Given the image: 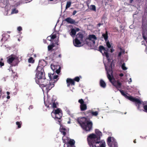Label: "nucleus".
I'll list each match as a JSON object with an SVG mask.
<instances>
[{
  "label": "nucleus",
  "mask_w": 147,
  "mask_h": 147,
  "mask_svg": "<svg viewBox=\"0 0 147 147\" xmlns=\"http://www.w3.org/2000/svg\"><path fill=\"white\" fill-rule=\"evenodd\" d=\"M99 51L102 53L104 56L106 57L108 61L107 64L104 62L105 69L107 71V77L112 84L115 86L117 88H120L121 84L119 81H116L113 76L111 75L112 74V67L113 65V61L111 59L110 55L108 53L109 51V49L107 48H105L103 46L100 45L99 47Z\"/></svg>",
  "instance_id": "1"
},
{
  "label": "nucleus",
  "mask_w": 147,
  "mask_h": 147,
  "mask_svg": "<svg viewBox=\"0 0 147 147\" xmlns=\"http://www.w3.org/2000/svg\"><path fill=\"white\" fill-rule=\"evenodd\" d=\"M36 71V83L41 87L43 91H45L47 93L54 86V84L50 82L49 80L46 78L44 69L42 67L38 66Z\"/></svg>",
  "instance_id": "2"
},
{
  "label": "nucleus",
  "mask_w": 147,
  "mask_h": 147,
  "mask_svg": "<svg viewBox=\"0 0 147 147\" xmlns=\"http://www.w3.org/2000/svg\"><path fill=\"white\" fill-rule=\"evenodd\" d=\"M83 129L87 131H90L92 129V122L84 117H79L77 120Z\"/></svg>",
  "instance_id": "3"
},
{
  "label": "nucleus",
  "mask_w": 147,
  "mask_h": 147,
  "mask_svg": "<svg viewBox=\"0 0 147 147\" xmlns=\"http://www.w3.org/2000/svg\"><path fill=\"white\" fill-rule=\"evenodd\" d=\"M95 134H92L88 136L87 140L88 143L93 142L94 141L100 140V138L102 136V133L99 129H95Z\"/></svg>",
  "instance_id": "4"
},
{
  "label": "nucleus",
  "mask_w": 147,
  "mask_h": 147,
  "mask_svg": "<svg viewBox=\"0 0 147 147\" xmlns=\"http://www.w3.org/2000/svg\"><path fill=\"white\" fill-rule=\"evenodd\" d=\"M120 92L121 94L124 96L126 98L129 99L130 100L135 102L136 106L137 107L138 109L140 111L141 110L140 109L139 105L141 104V101L138 98H134L131 96H128L127 93L124 92L122 90H118Z\"/></svg>",
  "instance_id": "5"
},
{
  "label": "nucleus",
  "mask_w": 147,
  "mask_h": 147,
  "mask_svg": "<svg viewBox=\"0 0 147 147\" xmlns=\"http://www.w3.org/2000/svg\"><path fill=\"white\" fill-rule=\"evenodd\" d=\"M88 143L90 147H106V143L104 140H97Z\"/></svg>",
  "instance_id": "6"
},
{
  "label": "nucleus",
  "mask_w": 147,
  "mask_h": 147,
  "mask_svg": "<svg viewBox=\"0 0 147 147\" xmlns=\"http://www.w3.org/2000/svg\"><path fill=\"white\" fill-rule=\"evenodd\" d=\"M107 143L109 147H118L116 140L113 137H109L107 139Z\"/></svg>",
  "instance_id": "7"
},
{
  "label": "nucleus",
  "mask_w": 147,
  "mask_h": 147,
  "mask_svg": "<svg viewBox=\"0 0 147 147\" xmlns=\"http://www.w3.org/2000/svg\"><path fill=\"white\" fill-rule=\"evenodd\" d=\"M97 40V38L94 34L90 35L88 38L86 39V41L88 45L93 46L95 42Z\"/></svg>",
  "instance_id": "8"
},
{
  "label": "nucleus",
  "mask_w": 147,
  "mask_h": 147,
  "mask_svg": "<svg viewBox=\"0 0 147 147\" xmlns=\"http://www.w3.org/2000/svg\"><path fill=\"white\" fill-rule=\"evenodd\" d=\"M51 67L53 71H55L57 74H58L60 72L61 67L59 65H55L54 64H51Z\"/></svg>",
  "instance_id": "9"
},
{
  "label": "nucleus",
  "mask_w": 147,
  "mask_h": 147,
  "mask_svg": "<svg viewBox=\"0 0 147 147\" xmlns=\"http://www.w3.org/2000/svg\"><path fill=\"white\" fill-rule=\"evenodd\" d=\"M102 36L104 38L106 42L107 47L110 48H111V45L110 44L109 40H107L108 38V34L107 31H106V33H103L102 34Z\"/></svg>",
  "instance_id": "10"
},
{
  "label": "nucleus",
  "mask_w": 147,
  "mask_h": 147,
  "mask_svg": "<svg viewBox=\"0 0 147 147\" xmlns=\"http://www.w3.org/2000/svg\"><path fill=\"white\" fill-rule=\"evenodd\" d=\"M75 141L74 140L70 139L66 144H65L64 147H76L74 146Z\"/></svg>",
  "instance_id": "11"
},
{
  "label": "nucleus",
  "mask_w": 147,
  "mask_h": 147,
  "mask_svg": "<svg viewBox=\"0 0 147 147\" xmlns=\"http://www.w3.org/2000/svg\"><path fill=\"white\" fill-rule=\"evenodd\" d=\"M17 57L15 55L12 54L9 56L7 60V62L9 64H11L14 60L17 58Z\"/></svg>",
  "instance_id": "12"
},
{
  "label": "nucleus",
  "mask_w": 147,
  "mask_h": 147,
  "mask_svg": "<svg viewBox=\"0 0 147 147\" xmlns=\"http://www.w3.org/2000/svg\"><path fill=\"white\" fill-rule=\"evenodd\" d=\"M57 115H54V116H52V117L53 118L56 120L58 121L57 123L59 124L60 125V121L59 120L60 119L61 117L62 116V113H59L57 114Z\"/></svg>",
  "instance_id": "13"
},
{
  "label": "nucleus",
  "mask_w": 147,
  "mask_h": 147,
  "mask_svg": "<svg viewBox=\"0 0 147 147\" xmlns=\"http://www.w3.org/2000/svg\"><path fill=\"white\" fill-rule=\"evenodd\" d=\"M65 21L68 23L71 24H78V22H76L74 20L70 17H68L65 19Z\"/></svg>",
  "instance_id": "14"
},
{
  "label": "nucleus",
  "mask_w": 147,
  "mask_h": 147,
  "mask_svg": "<svg viewBox=\"0 0 147 147\" xmlns=\"http://www.w3.org/2000/svg\"><path fill=\"white\" fill-rule=\"evenodd\" d=\"M73 43L75 47H79L81 46V43L78 38H76L74 40H73Z\"/></svg>",
  "instance_id": "15"
},
{
  "label": "nucleus",
  "mask_w": 147,
  "mask_h": 147,
  "mask_svg": "<svg viewBox=\"0 0 147 147\" xmlns=\"http://www.w3.org/2000/svg\"><path fill=\"white\" fill-rule=\"evenodd\" d=\"M7 1L8 0H6V1L7 2V3L5 7V14L6 15H8V12L10 9V7L9 5L8 4Z\"/></svg>",
  "instance_id": "16"
},
{
  "label": "nucleus",
  "mask_w": 147,
  "mask_h": 147,
  "mask_svg": "<svg viewBox=\"0 0 147 147\" xmlns=\"http://www.w3.org/2000/svg\"><path fill=\"white\" fill-rule=\"evenodd\" d=\"M59 113H62L61 110L60 109H58L55 110L54 111H53L51 113L52 116H54V115H57Z\"/></svg>",
  "instance_id": "17"
},
{
  "label": "nucleus",
  "mask_w": 147,
  "mask_h": 147,
  "mask_svg": "<svg viewBox=\"0 0 147 147\" xmlns=\"http://www.w3.org/2000/svg\"><path fill=\"white\" fill-rule=\"evenodd\" d=\"M48 76L51 80L52 79H56L58 77V75H55L54 73L53 74H52L51 73H49Z\"/></svg>",
  "instance_id": "18"
},
{
  "label": "nucleus",
  "mask_w": 147,
  "mask_h": 147,
  "mask_svg": "<svg viewBox=\"0 0 147 147\" xmlns=\"http://www.w3.org/2000/svg\"><path fill=\"white\" fill-rule=\"evenodd\" d=\"M66 82L67 83H69L71 85H75L74 80L71 78H67L66 80Z\"/></svg>",
  "instance_id": "19"
},
{
  "label": "nucleus",
  "mask_w": 147,
  "mask_h": 147,
  "mask_svg": "<svg viewBox=\"0 0 147 147\" xmlns=\"http://www.w3.org/2000/svg\"><path fill=\"white\" fill-rule=\"evenodd\" d=\"M76 38L80 41H82L83 38V35L81 33H79L76 35Z\"/></svg>",
  "instance_id": "20"
},
{
  "label": "nucleus",
  "mask_w": 147,
  "mask_h": 147,
  "mask_svg": "<svg viewBox=\"0 0 147 147\" xmlns=\"http://www.w3.org/2000/svg\"><path fill=\"white\" fill-rule=\"evenodd\" d=\"M76 33V30L74 28L71 29V31L70 33V34L72 37H74Z\"/></svg>",
  "instance_id": "21"
},
{
  "label": "nucleus",
  "mask_w": 147,
  "mask_h": 147,
  "mask_svg": "<svg viewBox=\"0 0 147 147\" xmlns=\"http://www.w3.org/2000/svg\"><path fill=\"white\" fill-rule=\"evenodd\" d=\"M100 86L103 88H105L106 87V84L105 82L102 80H100Z\"/></svg>",
  "instance_id": "22"
},
{
  "label": "nucleus",
  "mask_w": 147,
  "mask_h": 147,
  "mask_svg": "<svg viewBox=\"0 0 147 147\" xmlns=\"http://www.w3.org/2000/svg\"><path fill=\"white\" fill-rule=\"evenodd\" d=\"M60 131L64 136L66 134V132L65 131L66 130V128L63 126L61 125L60 128Z\"/></svg>",
  "instance_id": "23"
},
{
  "label": "nucleus",
  "mask_w": 147,
  "mask_h": 147,
  "mask_svg": "<svg viewBox=\"0 0 147 147\" xmlns=\"http://www.w3.org/2000/svg\"><path fill=\"white\" fill-rule=\"evenodd\" d=\"M80 108L81 111H84L87 109V106L86 104L84 103L82 105H80Z\"/></svg>",
  "instance_id": "24"
},
{
  "label": "nucleus",
  "mask_w": 147,
  "mask_h": 147,
  "mask_svg": "<svg viewBox=\"0 0 147 147\" xmlns=\"http://www.w3.org/2000/svg\"><path fill=\"white\" fill-rule=\"evenodd\" d=\"M90 113L92 116H96L98 113V112L97 111H90Z\"/></svg>",
  "instance_id": "25"
},
{
  "label": "nucleus",
  "mask_w": 147,
  "mask_h": 147,
  "mask_svg": "<svg viewBox=\"0 0 147 147\" xmlns=\"http://www.w3.org/2000/svg\"><path fill=\"white\" fill-rule=\"evenodd\" d=\"M90 9L94 11H96V7L94 5H91L90 7Z\"/></svg>",
  "instance_id": "26"
},
{
  "label": "nucleus",
  "mask_w": 147,
  "mask_h": 147,
  "mask_svg": "<svg viewBox=\"0 0 147 147\" xmlns=\"http://www.w3.org/2000/svg\"><path fill=\"white\" fill-rule=\"evenodd\" d=\"M71 4V2L70 1H67V2L66 5L65 7V9H67L69 7Z\"/></svg>",
  "instance_id": "27"
},
{
  "label": "nucleus",
  "mask_w": 147,
  "mask_h": 147,
  "mask_svg": "<svg viewBox=\"0 0 147 147\" xmlns=\"http://www.w3.org/2000/svg\"><path fill=\"white\" fill-rule=\"evenodd\" d=\"M18 12V11L15 8H14L12 10L11 12V14L16 13Z\"/></svg>",
  "instance_id": "28"
},
{
  "label": "nucleus",
  "mask_w": 147,
  "mask_h": 147,
  "mask_svg": "<svg viewBox=\"0 0 147 147\" xmlns=\"http://www.w3.org/2000/svg\"><path fill=\"white\" fill-rule=\"evenodd\" d=\"M121 68L124 70H125L127 69V68L125 66V63H124L122 64L121 65Z\"/></svg>",
  "instance_id": "29"
},
{
  "label": "nucleus",
  "mask_w": 147,
  "mask_h": 147,
  "mask_svg": "<svg viewBox=\"0 0 147 147\" xmlns=\"http://www.w3.org/2000/svg\"><path fill=\"white\" fill-rule=\"evenodd\" d=\"M54 46L53 45H49L48 46V49L49 51L51 50L54 47Z\"/></svg>",
  "instance_id": "30"
},
{
  "label": "nucleus",
  "mask_w": 147,
  "mask_h": 147,
  "mask_svg": "<svg viewBox=\"0 0 147 147\" xmlns=\"http://www.w3.org/2000/svg\"><path fill=\"white\" fill-rule=\"evenodd\" d=\"M16 124L18 125V128H19L21 127V122L17 121L16 123Z\"/></svg>",
  "instance_id": "31"
},
{
  "label": "nucleus",
  "mask_w": 147,
  "mask_h": 147,
  "mask_svg": "<svg viewBox=\"0 0 147 147\" xmlns=\"http://www.w3.org/2000/svg\"><path fill=\"white\" fill-rule=\"evenodd\" d=\"M78 102L80 104V105H82L84 104V102L82 99H81L78 100Z\"/></svg>",
  "instance_id": "32"
},
{
  "label": "nucleus",
  "mask_w": 147,
  "mask_h": 147,
  "mask_svg": "<svg viewBox=\"0 0 147 147\" xmlns=\"http://www.w3.org/2000/svg\"><path fill=\"white\" fill-rule=\"evenodd\" d=\"M74 81H75L77 82H79L80 81V79L79 77L77 76L74 78Z\"/></svg>",
  "instance_id": "33"
},
{
  "label": "nucleus",
  "mask_w": 147,
  "mask_h": 147,
  "mask_svg": "<svg viewBox=\"0 0 147 147\" xmlns=\"http://www.w3.org/2000/svg\"><path fill=\"white\" fill-rule=\"evenodd\" d=\"M56 55V53H54V54H52V55H51L50 56V58H51V61H52L53 59V58L54 57L55 55Z\"/></svg>",
  "instance_id": "34"
},
{
  "label": "nucleus",
  "mask_w": 147,
  "mask_h": 147,
  "mask_svg": "<svg viewBox=\"0 0 147 147\" xmlns=\"http://www.w3.org/2000/svg\"><path fill=\"white\" fill-rule=\"evenodd\" d=\"M143 108L144 109V111L147 113V105H145L144 106Z\"/></svg>",
  "instance_id": "35"
},
{
  "label": "nucleus",
  "mask_w": 147,
  "mask_h": 147,
  "mask_svg": "<svg viewBox=\"0 0 147 147\" xmlns=\"http://www.w3.org/2000/svg\"><path fill=\"white\" fill-rule=\"evenodd\" d=\"M33 58L32 57H30L28 60V62L29 63H33L32 61H33Z\"/></svg>",
  "instance_id": "36"
},
{
  "label": "nucleus",
  "mask_w": 147,
  "mask_h": 147,
  "mask_svg": "<svg viewBox=\"0 0 147 147\" xmlns=\"http://www.w3.org/2000/svg\"><path fill=\"white\" fill-rule=\"evenodd\" d=\"M22 28L20 26L17 28V30L18 31H20L22 30Z\"/></svg>",
  "instance_id": "37"
},
{
  "label": "nucleus",
  "mask_w": 147,
  "mask_h": 147,
  "mask_svg": "<svg viewBox=\"0 0 147 147\" xmlns=\"http://www.w3.org/2000/svg\"><path fill=\"white\" fill-rule=\"evenodd\" d=\"M51 38L52 39H54L56 37V36L55 34H53L51 36Z\"/></svg>",
  "instance_id": "38"
},
{
  "label": "nucleus",
  "mask_w": 147,
  "mask_h": 147,
  "mask_svg": "<svg viewBox=\"0 0 147 147\" xmlns=\"http://www.w3.org/2000/svg\"><path fill=\"white\" fill-rule=\"evenodd\" d=\"M33 106L32 105H31L29 106V107L28 108V109L30 110V109H33Z\"/></svg>",
  "instance_id": "39"
},
{
  "label": "nucleus",
  "mask_w": 147,
  "mask_h": 147,
  "mask_svg": "<svg viewBox=\"0 0 147 147\" xmlns=\"http://www.w3.org/2000/svg\"><path fill=\"white\" fill-rule=\"evenodd\" d=\"M51 39H52L51 38V36H49L47 38V39L49 41H50Z\"/></svg>",
  "instance_id": "40"
},
{
  "label": "nucleus",
  "mask_w": 147,
  "mask_h": 147,
  "mask_svg": "<svg viewBox=\"0 0 147 147\" xmlns=\"http://www.w3.org/2000/svg\"><path fill=\"white\" fill-rule=\"evenodd\" d=\"M122 53V49H121V51L118 54V56L120 57Z\"/></svg>",
  "instance_id": "41"
},
{
  "label": "nucleus",
  "mask_w": 147,
  "mask_h": 147,
  "mask_svg": "<svg viewBox=\"0 0 147 147\" xmlns=\"http://www.w3.org/2000/svg\"><path fill=\"white\" fill-rule=\"evenodd\" d=\"M52 106L53 108H55L56 107V105L55 103H53V104Z\"/></svg>",
  "instance_id": "42"
},
{
  "label": "nucleus",
  "mask_w": 147,
  "mask_h": 147,
  "mask_svg": "<svg viewBox=\"0 0 147 147\" xmlns=\"http://www.w3.org/2000/svg\"><path fill=\"white\" fill-rule=\"evenodd\" d=\"M8 101V100H7L6 101H5L4 103H3V105L5 107H6V103Z\"/></svg>",
  "instance_id": "43"
},
{
  "label": "nucleus",
  "mask_w": 147,
  "mask_h": 147,
  "mask_svg": "<svg viewBox=\"0 0 147 147\" xmlns=\"http://www.w3.org/2000/svg\"><path fill=\"white\" fill-rule=\"evenodd\" d=\"M77 12V11L76 10H74L73 13V15H75L76 13Z\"/></svg>",
  "instance_id": "44"
},
{
  "label": "nucleus",
  "mask_w": 147,
  "mask_h": 147,
  "mask_svg": "<svg viewBox=\"0 0 147 147\" xmlns=\"http://www.w3.org/2000/svg\"><path fill=\"white\" fill-rule=\"evenodd\" d=\"M132 82V80L131 78H130L129 79V80L128 81V83L129 84H130V83Z\"/></svg>",
  "instance_id": "45"
},
{
  "label": "nucleus",
  "mask_w": 147,
  "mask_h": 147,
  "mask_svg": "<svg viewBox=\"0 0 147 147\" xmlns=\"http://www.w3.org/2000/svg\"><path fill=\"white\" fill-rule=\"evenodd\" d=\"M129 27L130 29H133L134 27L133 25H131L129 26Z\"/></svg>",
  "instance_id": "46"
},
{
  "label": "nucleus",
  "mask_w": 147,
  "mask_h": 147,
  "mask_svg": "<svg viewBox=\"0 0 147 147\" xmlns=\"http://www.w3.org/2000/svg\"><path fill=\"white\" fill-rule=\"evenodd\" d=\"M143 38H144V40H145L146 41V42L147 43V41L146 40V37L144 35H143Z\"/></svg>",
  "instance_id": "47"
},
{
  "label": "nucleus",
  "mask_w": 147,
  "mask_h": 147,
  "mask_svg": "<svg viewBox=\"0 0 147 147\" xmlns=\"http://www.w3.org/2000/svg\"><path fill=\"white\" fill-rule=\"evenodd\" d=\"M102 25V24H101L100 23H98V24H97V26L98 27H99L101 25Z\"/></svg>",
  "instance_id": "48"
},
{
  "label": "nucleus",
  "mask_w": 147,
  "mask_h": 147,
  "mask_svg": "<svg viewBox=\"0 0 147 147\" xmlns=\"http://www.w3.org/2000/svg\"><path fill=\"white\" fill-rule=\"evenodd\" d=\"M67 112L68 114H69V115H70V111L69 110L67 111Z\"/></svg>",
  "instance_id": "49"
},
{
  "label": "nucleus",
  "mask_w": 147,
  "mask_h": 147,
  "mask_svg": "<svg viewBox=\"0 0 147 147\" xmlns=\"http://www.w3.org/2000/svg\"><path fill=\"white\" fill-rule=\"evenodd\" d=\"M11 69V70L12 71V72H13V70H12L11 69V67L10 66V67H9V69H8V70H9V71H10Z\"/></svg>",
  "instance_id": "50"
},
{
  "label": "nucleus",
  "mask_w": 147,
  "mask_h": 147,
  "mask_svg": "<svg viewBox=\"0 0 147 147\" xmlns=\"http://www.w3.org/2000/svg\"><path fill=\"white\" fill-rule=\"evenodd\" d=\"M119 76L121 77H122L123 76V73H121L119 74Z\"/></svg>",
  "instance_id": "51"
},
{
  "label": "nucleus",
  "mask_w": 147,
  "mask_h": 147,
  "mask_svg": "<svg viewBox=\"0 0 147 147\" xmlns=\"http://www.w3.org/2000/svg\"><path fill=\"white\" fill-rule=\"evenodd\" d=\"M114 50L113 48H111V53H112L113 52Z\"/></svg>",
  "instance_id": "52"
},
{
  "label": "nucleus",
  "mask_w": 147,
  "mask_h": 147,
  "mask_svg": "<svg viewBox=\"0 0 147 147\" xmlns=\"http://www.w3.org/2000/svg\"><path fill=\"white\" fill-rule=\"evenodd\" d=\"M76 30V32L77 31V32H78V31L79 30H80V29L79 28H76V29H75Z\"/></svg>",
  "instance_id": "53"
},
{
  "label": "nucleus",
  "mask_w": 147,
  "mask_h": 147,
  "mask_svg": "<svg viewBox=\"0 0 147 147\" xmlns=\"http://www.w3.org/2000/svg\"><path fill=\"white\" fill-rule=\"evenodd\" d=\"M125 52V51L124 50H123V49H122V53H123V54H124Z\"/></svg>",
  "instance_id": "54"
},
{
  "label": "nucleus",
  "mask_w": 147,
  "mask_h": 147,
  "mask_svg": "<svg viewBox=\"0 0 147 147\" xmlns=\"http://www.w3.org/2000/svg\"><path fill=\"white\" fill-rule=\"evenodd\" d=\"M10 98V96H9V95H8L7 97V99H9Z\"/></svg>",
  "instance_id": "55"
},
{
  "label": "nucleus",
  "mask_w": 147,
  "mask_h": 147,
  "mask_svg": "<svg viewBox=\"0 0 147 147\" xmlns=\"http://www.w3.org/2000/svg\"><path fill=\"white\" fill-rule=\"evenodd\" d=\"M7 94L8 95H9L10 94V92H6Z\"/></svg>",
  "instance_id": "56"
},
{
  "label": "nucleus",
  "mask_w": 147,
  "mask_h": 147,
  "mask_svg": "<svg viewBox=\"0 0 147 147\" xmlns=\"http://www.w3.org/2000/svg\"><path fill=\"white\" fill-rule=\"evenodd\" d=\"M43 42H44V43H46V40H45L44 39L43 40Z\"/></svg>",
  "instance_id": "57"
},
{
  "label": "nucleus",
  "mask_w": 147,
  "mask_h": 147,
  "mask_svg": "<svg viewBox=\"0 0 147 147\" xmlns=\"http://www.w3.org/2000/svg\"><path fill=\"white\" fill-rule=\"evenodd\" d=\"M67 83V86L68 87H69L71 84H70L69 83Z\"/></svg>",
  "instance_id": "58"
},
{
  "label": "nucleus",
  "mask_w": 147,
  "mask_h": 147,
  "mask_svg": "<svg viewBox=\"0 0 147 147\" xmlns=\"http://www.w3.org/2000/svg\"><path fill=\"white\" fill-rule=\"evenodd\" d=\"M133 0H130V3H132V2H133Z\"/></svg>",
  "instance_id": "59"
},
{
  "label": "nucleus",
  "mask_w": 147,
  "mask_h": 147,
  "mask_svg": "<svg viewBox=\"0 0 147 147\" xmlns=\"http://www.w3.org/2000/svg\"><path fill=\"white\" fill-rule=\"evenodd\" d=\"M71 123V122H70V121H68L67 122V123H68V124H69V123Z\"/></svg>",
  "instance_id": "60"
},
{
  "label": "nucleus",
  "mask_w": 147,
  "mask_h": 147,
  "mask_svg": "<svg viewBox=\"0 0 147 147\" xmlns=\"http://www.w3.org/2000/svg\"><path fill=\"white\" fill-rule=\"evenodd\" d=\"M134 86H131V88H134Z\"/></svg>",
  "instance_id": "61"
},
{
  "label": "nucleus",
  "mask_w": 147,
  "mask_h": 147,
  "mask_svg": "<svg viewBox=\"0 0 147 147\" xmlns=\"http://www.w3.org/2000/svg\"><path fill=\"white\" fill-rule=\"evenodd\" d=\"M7 33H10L11 32H10V31H7Z\"/></svg>",
  "instance_id": "62"
},
{
  "label": "nucleus",
  "mask_w": 147,
  "mask_h": 147,
  "mask_svg": "<svg viewBox=\"0 0 147 147\" xmlns=\"http://www.w3.org/2000/svg\"><path fill=\"white\" fill-rule=\"evenodd\" d=\"M59 57H61V55L60 54L59 55Z\"/></svg>",
  "instance_id": "63"
},
{
  "label": "nucleus",
  "mask_w": 147,
  "mask_h": 147,
  "mask_svg": "<svg viewBox=\"0 0 147 147\" xmlns=\"http://www.w3.org/2000/svg\"><path fill=\"white\" fill-rule=\"evenodd\" d=\"M134 143H136V140H134Z\"/></svg>",
  "instance_id": "64"
}]
</instances>
